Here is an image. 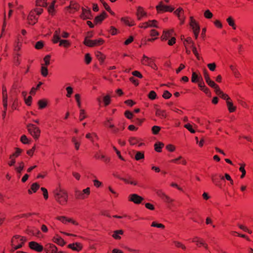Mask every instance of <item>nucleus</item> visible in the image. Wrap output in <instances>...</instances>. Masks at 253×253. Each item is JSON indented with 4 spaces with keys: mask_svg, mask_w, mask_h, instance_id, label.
Here are the masks:
<instances>
[{
    "mask_svg": "<svg viewBox=\"0 0 253 253\" xmlns=\"http://www.w3.org/2000/svg\"><path fill=\"white\" fill-rule=\"evenodd\" d=\"M55 201L62 206L66 205L68 202V194L66 190L59 187L53 192Z\"/></svg>",
    "mask_w": 253,
    "mask_h": 253,
    "instance_id": "f257e3e1",
    "label": "nucleus"
},
{
    "mask_svg": "<svg viewBox=\"0 0 253 253\" xmlns=\"http://www.w3.org/2000/svg\"><path fill=\"white\" fill-rule=\"evenodd\" d=\"M61 30L59 28L56 29L53 34L52 42L54 43L59 42L60 46L68 48L71 45V42L67 40H61L60 34Z\"/></svg>",
    "mask_w": 253,
    "mask_h": 253,
    "instance_id": "f03ea898",
    "label": "nucleus"
},
{
    "mask_svg": "<svg viewBox=\"0 0 253 253\" xmlns=\"http://www.w3.org/2000/svg\"><path fill=\"white\" fill-rule=\"evenodd\" d=\"M43 9L42 8H37L32 10L27 18V20L29 24H35L38 20V15L42 13Z\"/></svg>",
    "mask_w": 253,
    "mask_h": 253,
    "instance_id": "7ed1b4c3",
    "label": "nucleus"
},
{
    "mask_svg": "<svg viewBox=\"0 0 253 253\" xmlns=\"http://www.w3.org/2000/svg\"><path fill=\"white\" fill-rule=\"evenodd\" d=\"M26 239L24 237L19 235L14 236L11 240L12 251H13L22 247Z\"/></svg>",
    "mask_w": 253,
    "mask_h": 253,
    "instance_id": "20e7f679",
    "label": "nucleus"
},
{
    "mask_svg": "<svg viewBox=\"0 0 253 253\" xmlns=\"http://www.w3.org/2000/svg\"><path fill=\"white\" fill-rule=\"evenodd\" d=\"M27 129L30 135L35 140H37L40 137L41 130L39 127L34 124H29L27 126Z\"/></svg>",
    "mask_w": 253,
    "mask_h": 253,
    "instance_id": "39448f33",
    "label": "nucleus"
},
{
    "mask_svg": "<svg viewBox=\"0 0 253 253\" xmlns=\"http://www.w3.org/2000/svg\"><path fill=\"white\" fill-rule=\"evenodd\" d=\"M189 25L193 30V32L195 39H197L198 37L200 30L199 24H198V22L196 21V20L193 17L191 16L190 17Z\"/></svg>",
    "mask_w": 253,
    "mask_h": 253,
    "instance_id": "423d86ee",
    "label": "nucleus"
},
{
    "mask_svg": "<svg viewBox=\"0 0 253 253\" xmlns=\"http://www.w3.org/2000/svg\"><path fill=\"white\" fill-rule=\"evenodd\" d=\"M104 42V41L101 38L91 40L85 38L84 42V44L91 47L102 45Z\"/></svg>",
    "mask_w": 253,
    "mask_h": 253,
    "instance_id": "0eeeda50",
    "label": "nucleus"
},
{
    "mask_svg": "<svg viewBox=\"0 0 253 253\" xmlns=\"http://www.w3.org/2000/svg\"><path fill=\"white\" fill-rule=\"evenodd\" d=\"M141 63L142 65L145 66H148L151 67L152 69H156V65L154 63V60L152 58L148 57L147 56L144 54L141 60Z\"/></svg>",
    "mask_w": 253,
    "mask_h": 253,
    "instance_id": "6e6552de",
    "label": "nucleus"
},
{
    "mask_svg": "<svg viewBox=\"0 0 253 253\" xmlns=\"http://www.w3.org/2000/svg\"><path fill=\"white\" fill-rule=\"evenodd\" d=\"M113 119L108 118L106 121L104 123V125L112 129V132L117 133L120 130H123L125 128L124 126H123L121 128L115 127L114 125L112 123Z\"/></svg>",
    "mask_w": 253,
    "mask_h": 253,
    "instance_id": "1a4fd4ad",
    "label": "nucleus"
},
{
    "mask_svg": "<svg viewBox=\"0 0 253 253\" xmlns=\"http://www.w3.org/2000/svg\"><path fill=\"white\" fill-rule=\"evenodd\" d=\"M158 12H172L174 10V8L169 5H165L162 1H160L158 5L156 7Z\"/></svg>",
    "mask_w": 253,
    "mask_h": 253,
    "instance_id": "9d476101",
    "label": "nucleus"
},
{
    "mask_svg": "<svg viewBox=\"0 0 253 253\" xmlns=\"http://www.w3.org/2000/svg\"><path fill=\"white\" fill-rule=\"evenodd\" d=\"M191 241L195 243L198 247L203 246L205 249L208 250V246L203 239L198 236H195L191 239Z\"/></svg>",
    "mask_w": 253,
    "mask_h": 253,
    "instance_id": "9b49d317",
    "label": "nucleus"
},
{
    "mask_svg": "<svg viewBox=\"0 0 253 253\" xmlns=\"http://www.w3.org/2000/svg\"><path fill=\"white\" fill-rule=\"evenodd\" d=\"M158 21L156 20H149L147 22L140 24L139 27L143 29H146L151 27L158 28Z\"/></svg>",
    "mask_w": 253,
    "mask_h": 253,
    "instance_id": "f8f14e48",
    "label": "nucleus"
},
{
    "mask_svg": "<svg viewBox=\"0 0 253 253\" xmlns=\"http://www.w3.org/2000/svg\"><path fill=\"white\" fill-rule=\"evenodd\" d=\"M128 200L135 204H140L143 201L144 198L137 194H131L128 196Z\"/></svg>",
    "mask_w": 253,
    "mask_h": 253,
    "instance_id": "ddd939ff",
    "label": "nucleus"
},
{
    "mask_svg": "<svg viewBox=\"0 0 253 253\" xmlns=\"http://www.w3.org/2000/svg\"><path fill=\"white\" fill-rule=\"evenodd\" d=\"M174 13L177 16L178 20L180 21V24H183L186 18L184 15L183 9L181 7H179L174 11Z\"/></svg>",
    "mask_w": 253,
    "mask_h": 253,
    "instance_id": "4468645a",
    "label": "nucleus"
},
{
    "mask_svg": "<svg viewBox=\"0 0 253 253\" xmlns=\"http://www.w3.org/2000/svg\"><path fill=\"white\" fill-rule=\"evenodd\" d=\"M82 12L80 17L83 20L91 19L92 18V15L91 13V10L87 7L82 8Z\"/></svg>",
    "mask_w": 253,
    "mask_h": 253,
    "instance_id": "2eb2a0df",
    "label": "nucleus"
},
{
    "mask_svg": "<svg viewBox=\"0 0 253 253\" xmlns=\"http://www.w3.org/2000/svg\"><path fill=\"white\" fill-rule=\"evenodd\" d=\"M29 247L31 249L39 253H41L43 250V246L35 241L30 242Z\"/></svg>",
    "mask_w": 253,
    "mask_h": 253,
    "instance_id": "dca6fc26",
    "label": "nucleus"
},
{
    "mask_svg": "<svg viewBox=\"0 0 253 253\" xmlns=\"http://www.w3.org/2000/svg\"><path fill=\"white\" fill-rule=\"evenodd\" d=\"M2 103H3V106L4 109V111H3V115H5L6 111L7 110V94L6 87L4 86H2Z\"/></svg>",
    "mask_w": 253,
    "mask_h": 253,
    "instance_id": "f3484780",
    "label": "nucleus"
},
{
    "mask_svg": "<svg viewBox=\"0 0 253 253\" xmlns=\"http://www.w3.org/2000/svg\"><path fill=\"white\" fill-rule=\"evenodd\" d=\"M56 219L61 221L63 224H67L68 222H71L75 225H78V223L72 218H68L64 216H60L57 217Z\"/></svg>",
    "mask_w": 253,
    "mask_h": 253,
    "instance_id": "a211bd4d",
    "label": "nucleus"
},
{
    "mask_svg": "<svg viewBox=\"0 0 253 253\" xmlns=\"http://www.w3.org/2000/svg\"><path fill=\"white\" fill-rule=\"evenodd\" d=\"M46 253H57V247L52 244H47L44 247Z\"/></svg>",
    "mask_w": 253,
    "mask_h": 253,
    "instance_id": "6ab92c4d",
    "label": "nucleus"
},
{
    "mask_svg": "<svg viewBox=\"0 0 253 253\" xmlns=\"http://www.w3.org/2000/svg\"><path fill=\"white\" fill-rule=\"evenodd\" d=\"M68 247L74 251L80 252L83 249V245L80 243L76 242L69 244Z\"/></svg>",
    "mask_w": 253,
    "mask_h": 253,
    "instance_id": "aec40b11",
    "label": "nucleus"
},
{
    "mask_svg": "<svg viewBox=\"0 0 253 253\" xmlns=\"http://www.w3.org/2000/svg\"><path fill=\"white\" fill-rule=\"evenodd\" d=\"M170 162L177 164H181L184 166L186 165L187 164L186 160L181 156H179L176 158L171 160Z\"/></svg>",
    "mask_w": 253,
    "mask_h": 253,
    "instance_id": "412c9836",
    "label": "nucleus"
},
{
    "mask_svg": "<svg viewBox=\"0 0 253 253\" xmlns=\"http://www.w3.org/2000/svg\"><path fill=\"white\" fill-rule=\"evenodd\" d=\"M136 15L138 20H141L142 18L147 16V13L145 12L142 7L138 6L137 9Z\"/></svg>",
    "mask_w": 253,
    "mask_h": 253,
    "instance_id": "4be33fe9",
    "label": "nucleus"
},
{
    "mask_svg": "<svg viewBox=\"0 0 253 253\" xmlns=\"http://www.w3.org/2000/svg\"><path fill=\"white\" fill-rule=\"evenodd\" d=\"M193 83H197L198 86L200 89L203 90L206 94H208L209 93V89L206 87L204 82H202L200 80H192Z\"/></svg>",
    "mask_w": 253,
    "mask_h": 253,
    "instance_id": "5701e85b",
    "label": "nucleus"
},
{
    "mask_svg": "<svg viewBox=\"0 0 253 253\" xmlns=\"http://www.w3.org/2000/svg\"><path fill=\"white\" fill-rule=\"evenodd\" d=\"M53 242L60 246H63L65 245L66 242L58 234H56L53 238Z\"/></svg>",
    "mask_w": 253,
    "mask_h": 253,
    "instance_id": "b1692460",
    "label": "nucleus"
},
{
    "mask_svg": "<svg viewBox=\"0 0 253 253\" xmlns=\"http://www.w3.org/2000/svg\"><path fill=\"white\" fill-rule=\"evenodd\" d=\"M55 3L56 0H53L47 8L49 14L52 16L56 13Z\"/></svg>",
    "mask_w": 253,
    "mask_h": 253,
    "instance_id": "393cba45",
    "label": "nucleus"
},
{
    "mask_svg": "<svg viewBox=\"0 0 253 253\" xmlns=\"http://www.w3.org/2000/svg\"><path fill=\"white\" fill-rule=\"evenodd\" d=\"M123 234L124 231L123 230H117L113 232L112 236L115 240H120L121 239V236Z\"/></svg>",
    "mask_w": 253,
    "mask_h": 253,
    "instance_id": "a878e982",
    "label": "nucleus"
},
{
    "mask_svg": "<svg viewBox=\"0 0 253 253\" xmlns=\"http://www.w3.org/2000/svg\"><path fill=\"white\" fill-rule=\"evenodd\" d=\"M173 32V30L172 29L167 31H164L163 35L162 36V39L163 40H167L172 35Z\"/></svg>",
    "mask_w": 253,
    "mask_h": 253,
    "instance_id": "bb28decb",
    "label": "nucleus"
},
{
    "mask_svg": "<svg viewBox=\"0 0 253 253\" xmlns=\"http://www.w3.org/2000/svg\"><path fill=\"white\" fill-rule=\"evenodd\" d=\"M142 139L136 137H130L128 139V142L131 145H134L138 143Z\"/></svg>",
    "mask_w": 253,
    "mask_h": 253,
    "instance_id": "cd10ccee",
    "label": "nucleus"
},
{
    "mask_svg": "<svg viewBox=\"0 0 253 253\" xmlns=\"http://www.w3.org/2000/svg\"><path fill=\"white\" fill-rule=\"evenodd\" d=\"M107 16V14L105 12H103L100 15L96 16L95 18L94 22L96 23L101 22Z\"/></svg>",
    "mask_w": 253,
    "mask_h": 253,
    "instance_id": "c85d7f7f",
    "label": "nucleus"
},
{
    "mask_svg": "<svg viewBox=\"0 0 253 253\" xmlns=\"http://www.w3.org/2000/svg\"><path fill=\"white\" fill-rule=\"evenodd\" d=\"M216 93L223 99L226 100V101H229L230 99L228 95L224 93L219 88H217L216 89Z\"/></svg>",
    "mask_w": 253,
    "mask_h": 253,
    "instance_id": "c756f323",
    "label": "nucleus"
},
{
    "mask_svg": "<svg viewBox=\"0 0 253 253\" xmlns=\"http://www.w3.org/2000/svg\"><path fill=\"white\" fill-rule=\"evenodd\" d=\"M121 21L126 25L129 26H132L134 25V21L128 17H122L121 18Z\"/></svg>",
    "mask_w": 253,
    "mask_h": 253,
    "instance_id": "7c9ffc66",
    "label": "nucleus"
},
{
    "mask_svg": "<svg viewBox=\"0 0 253 253\" xmlns=\"http://www.w3.org/2000/svg\"><path fill=\"white\" fill-rule=\"evenodd\" d=\"M111 96L109 94L104 95L102 97V101L104 106H107L111 103Z\"/></svg>",
    "mask_w": 253,
    "mask_h": 253,
    "instance_id": "2f4dec72",
    "label": "nucleus"
},
{
    "mask_svg": "<svg viewBox=\"0 0 253 253\" xmlns=\"http://www.w3.org/2000/svg\"><path fill=\"white\" fill-rule=\"evenodd\" d=\"M156 115L162 119L166 118L167 116L166 112L165 110H162L157 109L156 111Z\"/></svg>",
    "mask_w": 253,
    "mask_h": 253,
    "instance_id": "473e14b6",
    "label": "nucleus"
},
{
    "mask_svg": "<svg viewBox=\"0 0 253 253\" xmlns=\"http://www.w3.org/2000/svg\"><path fill=\"white\" fill-rule=\"evenodd\" d=\"M226 21L228 24L229 26L233 28V29L235 30L236 29V26L235 24V20L232 17L229 16L227 18Z\"/></svg>",
    "mask_w": 253,
    "mask_h": 253,
    "instance_id": "72a5a7b5",
    "label": "nucleus"
},
{
    "mask_svg": "<svg viewBox=\"0 0 253 253\" xmlns=\"http://www.w3.org/2000/svg\"><path fill=\"white\" fill-rule=\"evenodd\" d=\"M38 104L39 106V109H43L45 108L47 105V100L45 99H41L38 101Z\"/></svg>",
    "mask_w": 253,
    "mask_h": 253,
    "instance_id": "f704fd0d",
    "label": "nucleus"
},
{
    "mask_svg": "<svg viewBox=\"0 0 253 253\" xmlns=\"http://www.w3.org/2000/svg\"><path fill=\"white\" fill-rule=\"evenodd\" d=\"M40 187V185L37 183H33L31 187V188L28 190V193L30 194L32 193V192L34 193L36 192V191L39 189Z\"/></svg>",
    "mask_w": 253,
    "mask_h": 253,
    "instance_id": "c9c22d12",
    "label": "nucleus"
},
{
    "mask_svg": "<svg viewBox=\"0 0 253 253\" xmlns=\"http://www.w3.org/2000/svg\"><path fill=\"white\" fill-rule=\"evenodd\" d=\"M18 166L15 167V169L18 173L21 174L24 168V163L23 162H20L18 163Z\"/></svg>",
    "mask_w": 253,
    "mask_h": 253,
    "instance_id": "e433bc0d",
    "label": "nucleus"
},
{
    "mask_svg": "<svg viewBox=\"0 0 253 253\" xmlns=\"http://www.w3.org/2000/svg\"><path fill=\"white\" fill-rule=\"evenodd\" d=\"M226 104L228 111L230 113L234 112L236 110V107L233 105V104L231 101H227Z\"/></svg>",
    "mask_w": 253,
    "mask_h": 253,
    "instance_id": "4c0bfd02",
    "label": "nucleus"
},
{
    "mask_svg": "<svg viewBox=\"0 0 253 253\" xmlns=\"http://www.w3.org/2000/svg\"><path fill=\"white\" fill-rule=\"evenodd\" d=\"M123 180L126 184H129L132 185H137V182L131 178H123Z\"/></svg>",
    "mask_w": 253,
    "mask_h": 253,
    "instance_id": "58836bf2",
    "label": "nucleus"
},
{
    "mask_svg": "<svg viewBox=\"0 0 253 253\" xmlns=\"http://www.w3.org/2000/svg\"><path fill=\"white\" fill-rule=\"evenodd\" d=\"M87 117L86 112L85 110L81 109L80 110L79 119L80 121H83L84 119Z\"/></svg>",
    "mask_w": 253,
    "mask_h": 253,
    "instance_id": "ea45409f",
    "label": "nucleus"
},
{
    "mask_svg": "<svg viewBox=\"0 0 253 253\" xmlns=\"http://www.w3.org/2000/svg\"><path fill=\"white\" fill-rule=\"evenodd\" d=\"M75 196L78 199L83 200L85 199V196L81 190H77L75 191Z\"/></svg>",
    "mask_w": 253,
    "mask_h": 253,
    "instance_id": "a19ab883",
    "label": "nucleus"
},
{
    "mask_svg": "<svg viewBox=\"0 0 253 253\" xmlns=\"http://www.w3.org/2000/svg\"><path fill=\"white\" fill-rule=\"evenodd\" d=\"M144 158V153L140 151H138L136 152L135 155V159L136 161H139L141 159H143Z\"/></svg>",
    "mask_w": 253,
    "mask_h": 253,
    "instance_id": "79ce46f5",
    "label": "nucleus"
},
{
    "mask_svg": "<svg viewBox=\"0 0 253 253\" xmlns=\"http://www.w3.org/2000/svg\"><path fill=\"white\" fill-rule=\"evenodd\" d=\"M67 8H72L76 10H78L79 8V4L75 1H71L70 5Z\"/></svg>",
    "mask_w": 253,
    "mask_h": 253,
    "instance_id": "37998d69",
    "label": "nucleus"
},
{
    "mask_svg": "<svg viewBox=\"0 0 253 253\" xmlns=\"http://www.w3.org/2000/svg\"><path fill=\"white\" fill-rule=\"evenodd\" d=\"M95 158L97 159L103 160L104 161V162L106 163H109L110 161V159L109 158L107 157L105 155H96Z\"/></svg>",
    "mask_w": 253,
    "mask_h": 253,
    "instance_id": "c03bdc74",
    "label": "nucleus"
},
{
    "mask_svg": "<svg viewBox=\"0 0 253 253\" xmlns=\"http://www.w3.org/2000/svg\"><path fill=\"white\" fill-rule=\"evenodd\" d=\"M155 150L158 152H161L162 151V148L164 146V144L161 142L156 143L155 144Z\"/></svg>",
    "mask_w": 253,
    "mask_h": 253,
    "instance_id": "a18cd8bd",
    "label": "nucleus"
},
{
    "mask_svg": "<svg viewBox=\"0 0 253 253\" xmlns=\"http://www.w3.org/2000/svg\"><path fill=\"white\" fill-rule=\"evenodd\" d=\"M184 44L185 47H186V46L189 44H191V46H193L194 45V42L191 38L188 37L186 39H185V40L184 41Z\"/></svg>",
    "mask_w": 253,
    "mask_h": 253,
    "instance_id": "49530a36",
    "label": "nucleus"
},
{
    "mask_svg": "<svg viewBox=\"0 0 253 253\" xmlns=\"http://www.w3.org/2000/svg\"><path fill=\"white\" fill-rule=\"evenodd\" d=\"M217 176H218V175L217 174L212 175L211 176V180H212V182L215 185H216L217 186H220L219 181L216 177Z\"/></svg>",
    "mask_w": 253,
    "mask_h": 253,
    "instance_id": "de8ad7c7",
    "label": "nucleus"
},
{
    "mask_svg": "<svg viewBox=\"0 0 253 253\" xmlns=\"http://www.w3.org/2000/svg\"><path fill=\"white\" fill-rule=\"evenodd\" d=\"M238 226L240 229L243 230L244 231L250 234L252 233V231L249 229L247 226L242 224H238Z\"/></svg>",
    "mask_w": 253,
    "mask_h": 253,
    "instance_id": "09e8293b",
    "label": "nucleus"
},
{
    "mask_svg": "<svg viewBox=\"0 0 253 253\" xmlns=\"http://www.w3.org/2000/svg\"><path fill=\"white\" fill-rule=\"evenodd\" d=\"M245 164H241V167L239 168V170L242 172V174L241 175V178H243L245 177L246 173V171L245 169Z\"/></svg>",
    "mask_w": 253,
    "mask_h": 253,
    "instance_id": "8fccbe9b",
    "label": "nucleus"
},
{
    "mask_svg": "<svg viewBox=\"0 0 253 253\" xmlns=\"http://www.w3.org/2000/svg\"><path fill=\"white\" fill-rule=\"evenodd\" d=\"M85 137L92 142L93 141L94 137L97 138V135L95 133H88L86 134Z\"/></svg>",
    "mask_w": 253,
    "mask_h": 253,
    "instance_id": "3c124183",
    "label": "nucleus"
},
{
    "mask_svg": "<svg viewBox=\"0 0 253 253\" xmlns=\"http://www.w3.org/2000/svg\"><path fill=\"white\" fill-rule=\"evenodd\" d=\"M151 226L152 227H157V228H161V229H164L165 227V225L164 224H163L162 223H157L155 221H153V222H152Z\"/></svg>",
    "mask_w": 253,
    "mask_h": 253,
    "instance_id": "603ef678",
    "label": "nucleus"
},
{
    "mask_svg": "<svg viewBox=\"0 0 253 253\" xmlns=\"http://www.w3.org/2000/svg\"><path fill=\"white\" fill-rule=\"evenodd\" d=\"M173 243H174L175 246L177 248H181L182 249H183L184 250H185L186 249L185 246L184 245H183L182 243H181L179 241H175L173 242Z\"/></svg>",
    "mask_w": 253,
    "mask_h": 253,
    "instance_id": "864d4df0",
    "label": "nucleus"
},
{
    "mask_svg": "<svg viewBox=\"0 0 253 253\" xmlns=\"http://www.w3.org/2000/svg\"><path fill=\"white\" fill-rule=\"evenodd\" d=\"M72 141L74 143L75 149L78 150H79L80 146V143L79 142L75 137H72Z\"/></svg>",
    "mask_w": 253,
    "mask_h": 253,
    "instance_id": "5fc2aeb1",
    "label": "nucleus"
},
{
    "mask_svg": "<svg viewBox=\"0 0 253 253\" xmlns=\"http://www.w3.org/2000/svg\"><path fill=\"white\" fill-rule=\"evenodd\" d=\"M208 84L211 87L215 88V91L217 88H219L218 86L215 84L213 80H206Z\"/></svg>",
    "mask_w": 253,
    "mask_h": 253,
    "instance_id": "6e6d98bb",
    "label": "nucleus"
},
{
    "mask_svg": "<svg viewBox=\"0 0 253 253\" xmlns=\"http://www.w3.org/2000/svg\"><path fill=\"white\" fill-rule=\"evenodd\" d=\"M36 5L40 6L45 7L47 5V3L45 0H37Z\"/></svg>",
    "mask_w": 253,
    "mask_h": 253,
    "instance_id": "4d7b16f0",
    "label": "nucleus"
},
{
    "mask_svg": "<svg viewBox=\"0 0 253 253\" xmlns=\"http://www.w3.org/2000/svg\"><path fill=\"white\" fill-rule=\"evenodd\" d=\"M20 140L21 142L24 144H29L30 141L28 137L25 135L21 136Z\"/></svg>",
    "mask_w": 253,
    "mask_h": 253,
    "instance_id": "13d9d810",
    "label": "nucleus"
},
{
    "mask_svg": "<svg viewBox=\"0 0 253 253\" xmlns=\"http://www.w3.org/2000/svg\"><path fill=\"white\" fill-rule=\"evenodd\" d=\"M204 15L205 17L207 19H211L213 16L212 13L209 9L206 10L205 11Z\"/></svg>",
    "mask_w": 253,
    "mask_h": 253,
    "instance_id": "bf43d9fd",
    "label": "nucleus"
},
{
    "mask_svg": "<svg viewBox=\"0 0 253 253\" xmlns=\"http://www.w3.org/2000/svg\"><path fill=\"white\" fill-rule=\"evenodd\" d=\"M43 83L42 82H39V83L37 84L36 87H33L31 90L30 93L31 94H34L37 89H38L41 85H42Z\"/></svg>",
    "mask_w": 253,
    "mask_h": 253,
    "instance_id": "052dcab7",
    "label": "nucleus"
},
{
    "mask_svg": "<svg viewBox=\"0 0 253 253\" xmlns=\"http://www.w3.org/2000/svg\"><path fill=\"white\" fill-rule=\"evenodd\" d=\"M41 73L43 77H46L48 74L47 67L44 66H42Z\"/></svg>",
    "mask_w": 253,
    "mask_h": 253,
    "instance_id": "680f3d73",
    "label": "nucleus"
},
{
    "mask_svg": "<svg viewBox=\"0 0 253 253\" xmlns=\"http://www.w3.org/2000/svg\"><path fill=\"white\" fill-rule=\"evenodd\" d=\"M76 101L77 103V105L79 108L81 107V96L79 94H76L75 95Z\"/></svg>",
    "mask_w": 253,
    "mask_h": 253,
    "instance_id": "e2e57ef3",
    "label": "nucleus"
},
{
    "mask_svg": "<svg viewBox=\"0 0 253 253\" xmlns=\"http://www.w3.org/2000/svg\"><path fill=\"white\" fill-rule=\"evenodd\" d=\"M22 152V150L19 148H16V151L15 153H14L12 155H11V158L13 157L14 158H16L18 157L21 153Z\"/></svg>",
    "mask_w": 253,
    "mask_h": 253,
    "instance_id": "0e129e2a",
    "label": "nucleus"
},
{
    "mask_svg": "<svg viewBox=\"0 0 253 253\" xmlns=\"http://www.w3.org/2000/svg\"><path fill=\"white\" fill-rule=\"evenodd\" d=\"M184 127L187 129L191 133H194L195 130L192 128V126L190 124H185Z\"/></svg>",
    "mask_w": 253,
    "mask_h": 253,
    "instance_id": "69168bd1",
    "label": "nucleus"
},
{
    "mask_svg": "<svg viewBox=\"0 0 253 253\" xmlns=\"http://www.w3.org/2000/svg\"><path fill=\"white\" fill-rule=\"evenodd\" d=\"M81 191L84 195V196H85V198H86L88 196L90 193V188L89 187H87Z\"/></svg>",
    "mask_w": 253,
    "mask_h": 253,
    "instance_id": "338daca9",
    "label": "nucleus"
},
{
    "mask_svg": "<svg viewBox=\"0 0 253 253\" xmlns=\"http://www.w3.org/2000/svg\"><path fill=\"white\" fill-rule=\"evenodd\" d=\"M157 94L154 91H151L149 94L148 97L149 99L151 100H154L156 98Z\"/></svg>",
    "mask_w": 253,
    "mask_h": 253,
    "instance_id": "774afa93",
    "label": "nucleus"
}]
</instances>
